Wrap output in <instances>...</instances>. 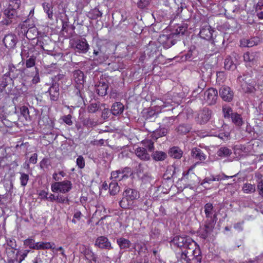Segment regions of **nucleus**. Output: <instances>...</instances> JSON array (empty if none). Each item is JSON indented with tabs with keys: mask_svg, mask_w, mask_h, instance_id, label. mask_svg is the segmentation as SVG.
<instances>
[{
	"mask_svg": "<svg viewBox=\"0 0 263 263\" xmlns=\"http://www.w3.org/2000/svg\"><path fill=\"white\" fill-rule=\"evenodd\" d=\"M171 243L181 249L180 258L183 263H201L202 256L199 246L190 236H175Z\"/></svg>",
	"mask_w": 263,
	"mask_h": 263,
	"instance_id": "1",
	"label": "nucleus"
},
{
	"mask_svg": "<svg viewBox=\"0 0 263 263\" xmlns=\"http://www.w3.org/2000/svg\"><path fill=\"white\" fill-rule=\"evenodd\" d=\"M133 249L134 256L129 263H149V253L144 243H135Z\"/></svg>",
	"mask_w": 263,
	"mask_h": 263,
	"instance_id": "2",
	"label": "nucleus"
},
{
	"mask_svg": "<svg viewBox=\"0 0 263 263\" xmlns=\"http://www.w3.org/2000/svg\"><path fill=\"white\" fill-rule=\"evenodd\" d=\"M216 222V215H213V218L206 219L204 222L203 230L199 231V235L204 239H206L209 235L213 232L215 223Z\"/></svg>",
	"mask_w": 263,
	"mask_h": 263,
	"instance_id": "3",
	"label": "nucleus"
},
{
	"mask_svg": "<svg viewBox=\"0 0 263 263\" xmlns=\"http://www.w3.org/2000/svg\"><path fill=\"white\" fill-rule=\"evenodd\" d=\"M72 188V183L69 180L55 182L51 184V191L53 192H60L62 193L68 192Z\"/></svg>",
	"mask_w": 263,
	"mask_h": 263,
	"instance_id": "4",
	"label": "nucleus"
},
{
	"mask_svg": "<svg viewBox=\"0 0 263 263\" xmlns=\"http://www.w3.org/2000/svg\"><path fill=\"white\" fill-rule=\"evenodd\" d=\"M175 37V34L172 33L161 34L159 36L158 41L164 48L168 49L176 43Z\"/></svg>",
	"mask_w": 263,
	"mask_h": 263,
	"instance_id": "5",
	"label": "nucleus"
},
{
	"mask_svg": "<svg viewBox=\"0 0 263 263\" xmlns=\"http://www.w3.org/2000/svg\"><path fill=\"white\" fill-rule=\"evenodd\" d=\"M5 17L2 21L3 25H9L12 23H15L18 16L17 11L6 9L4 11Z\"/></svg>",
	"mask_w": 263,
	"mask_h": 263,
	"instance_id": "6",
	"label": "nucleus"
},
{
	"mask_svg": "<svg viewBox=\"0 0 263 263\" xmlns=\"http://www.w3.org/2000/svg\"><path fill=\"white\" fill-rule=\"evenodd\" d=\"M95 62L98 64H102L105 62L109 58L108 54L101 48H98L93 50V54L91 56Z\"/></svg>",
	"mask_w": 263,
	"mask_h": 263,
	"instance_id": "7",
	"label": "nucleus"
},
{
	"mask_svg": "<svg viewBox=\"0 0 263 263\" xmlns=\"http://www.w3.org/2000/svg\"><path fill=\"white\" fill-rule=\"evenodd\" d=\"M218 98V91L213 88H210L204 93V99L209 105L216 104Z\"/></svg>",
	"mask_w": 263,
	"mask_h": 263,
	"instance_id": "8",
	"label": "nucleus"
},
{
	"mask_svg": "<svg viewBox=\"0 0 263 263\" xmlns=\"http://www.w3.org/2000/svg\"><path fill=\"white\" fill-rule=\"evenodd\" d=\"M89 47V45L85 39L76 40L73 41V47L78 52L86 53L88 51Z\"/></svg>",
	"mask_w": 263,
	"mask_h": 263,
	"instance_id": "9",
	"label": "nucleus"
},
{
	"mask_svg": "<svg viewBox=\"0 0 263 263\" xmlns=\"http://www.w3.org/2000/svg\"><path fill=\"white\" fill-rule=\"evenodd\" d=\"M220 97L226 102H230L233 98L234 93L231 89L228 86H222L219 91Z\"/></svg>",
	"mask_w": 263,
	"mask_h": 263,
	"instance_id": "10",
	"label": "nucleus"
},
{
	"mask_svg": "<svg viewBox=\"0 0 263 263\" xmlns=\"http://www.w3.org/2000/svg\"><path fill=\"white\" fill-rule=\"evenodd\" d=\"M73 78L76 83V87L80 90L83 88V84L85 81L83 72L80 70H74L73 72Z\"/></svg>",
	"mask_w": 263,
	"mask_h": 263,
	"instance_id": "11",
	"label": "nucleus"
},
{
	"mask_svg": "<svg viewBox=\"0 0 263 263\" xmlns=\"http://www.w3.org/2000/svg\"><path fill=\"white\" fill-rule=\"evenodd\" d=\"M3 42L6 48L11 49L15 47L17 39L14 34H9L5 36Z\"/></svg>",
	"mask_w": 263,
	"mask_h": 263,
	"instance_id": "12",
	"label": "nucleus"
},
{
	"mask_svg": "<svg viewBox=\"0 0 263 263\" xmlns=\"http://www.w3.org/2000/svg\"><path fill=\"white\" fill-rule=\"evenodd\" d=\"M59 84L51 83L47 92L49 93L50 100L57 101L59 98L60 89Z\"/></svg>",
	"mask_w": 263,
	"mask_h": 263,
	"instance_id": "13",
	"label": "nucleus"
},
{
	"mask_svg": "<svg viewBox=\"0 0 263 263\" xmlns=\"http://www.w3.org/2000/svg\"><path fill=\"white\" fill-rule=\"evenodd\" d=\"M95 245L101 249L109 250L112 249L111 243L107 238L100 236L96 240Z\"/></svg>",
	"mask_w": 263,
	"mask_h": 263,
	"instance_id": "14",
	"label": "nucleus"
},
{
	"mask_svg": "<svg viewBox=\"0 0 263 263\" xmlns=\"http://www.w3.org/2000/svg\"><path fill=\"white\" fill-rule=\"evenodd\" d=\"M212 111L209 108H204L199 114L198 119L201 124L206 123L211 118Z\"/></svg>",
	"mask_w": 263,
	"mask_h": 263,
	"instance_id": "15",
	"label": "nucleus"
},
{
	"mask_svg": "<svg viewBox=\"0 0 263 263\" xmlns=\"http://www.w3.org/2000/svg\"><path fill=\"white\" fill-rule=\"evenodd\" d=\"M213 29L209 25L202 27L200 31V37L206 40H209L212 37Z\"/></svg>",
	"mask_w": 263,
	"mask_h": 263,
	"instance_id": "16",
	"label": "nucleus"
},
{
	"mask_svg": "<svg viewBox=\"0 0 263 263\" xmlns=\"http://www.w3.org/2000/svg\"><path fill=\"white\" fill-rule=\"evenodd\" d=\"M191 156L195 159L200 161L201 162L206 158V155L198 147H194L192 149Z\"/></svg>",
	"mask_w": 263,
	"mask_h": 263,
	"instance_id": "17",
	"label": "nucleus"
},
{
	"mask_svg": "<svg viewBox=\"0 0 263 263\" xmlns=\"http://www.w3.org/2000/svg\"><path fill=\"white\" fill-rule=\"evenodd\" d=\"M123 196H126L129 201H133L139 197V192L135 189L128 188L123 193Z\"/></svg>",
	"mask_w": 263,
	"mask_h": 263,
	"instance_id": "18",
	"label": "nucleus"
},
{
	"mask_svg": "<svg viewBox=\"0 0 263 263\" xmlns=\"http://www.w3.org/2000/svg\"><path fill=\"white\" fill-rule=\"evenodd\" d=\"M136 156L141 160L143 161H148L150 160L151 157L149 154L147 153L145 148L139 147L135 150Z\"/></svg>",
	"mask_w": 263,
	"mask_h": 263,
	"instance_id": "19",
	"label": "nucleus"
},
{
	"mask_svg": "<svg viewBox=\"0 0 263 263\" xmlns=\"http://www.w3.org/2000/svg\"><path fill=\"white\" fill-rule=\"evenodd\" d=\"M124 109V105L120 102L114 103L111 107V114L114 116H119L122 114Z\"/></svg>",
	"mask_w": 263,
	"mask_h": 263,
	"instance_id": "20",
	"label": "nucleus"
},
{
	"mask_svg": "<svg viewBox=\"0 0 263 263\" xmlns=\"http://www.w3.org/2000/svg\"><path fill=\"white\" fill-rule=\"evenodd\" d=\"M108 88V84L104 82H99V84L96 85V92L101 96H104L107 94Z\"/></svg>",
	"mask_w": 263,
	"mask_h": 263,
	"instance_id": "21",
	"label": "nucleus"
},
{
	"mask_svg": "<svg viewBox=\"0 0 263 263\" xmlns=\"http://www.w3.org/2000/svg\"><path fill=\"white\" fill-rule=\"evenodd\" d=\"M168 154L170 157L179 159L181 158L183 152L179 147L173 146L170 149Z\"/></svg>",
	"mask_w": 263,
	"mask_h": 263,
	"instance_id": "22",
	"label": "nucleus"
},
{
	"mask_svg": "<svg viewBox=\"0 0 263 263\" xmlns=\"http://www.w3.org/2000/svg\"><path fill=\"white\" fill-rule=\"evenodd\" d=\"M21 74V71L13 65H9L8 74L11 80L15 79Z\"/></svg>",
	"mask_w": 263,
	"mask_h": 263,
	"instance_id": "23",
	"label": "nucleus"
},
{
	"mask_svg": "<svg viewBox=\"0 0 263 263\" xmlns=\"http://www.w3.org/2000/svg\"><path fill=\"white\" fill-rule=\"evenodd\" d=\"M44 11L46 13L48 17L51 20H53V7L51 4L44 3L42 4Z\"/></svg>",
	"mask_w": 263,
	"mask_h": 263,
	"instance_id": "24",
	"label": "nucleus"
},
{
	"mask_svg": "<svg viewBox=\"0 0 263 263\" xmlns=\"http://www.w3.org/2000/svg\"><path fill=\"white\" fill-rule=\"evenodd\" d=\"M191 129V127L187 124H180L176 129V132L181 135H185Z\"/></svg>",
	"mask_w": 263,
	"mask_h": 263,
	"instance_id": "25",
	"label": "nucleus"
},
{
	"mask_svg": "<svg viewBox=\"0 0 263 263\" xmlns=\"http://www.w3.org/2000/svg\"><path fill=\"white\" fill-rule=\"evenodd\" d=\"M232 122L238 127H240L243 124V121L242 118L240 114H238L236 112H234L233 115H232Z\"/></svg>",
	"mask_w": 263,
	"mask_h": 263,
	"instance_id": "26",
	"label": "nucleus"
},
{
	"mask_svg": "<svg viewBox=\"0 0 263 263\" xmlns=\"http://www.w3.org/2000/svg\"><path fill=\"white\" fill-rule=\"evenodd\" d=\"M122 172H120L119 170L113 171L111 173V179H115V181H121L124 179L127 178L128 177V175H123Z\"/></svg>",
	"mask_w": 263,
	"mask_h": 263,
	"instance_id": "27",
	"label": "nucleus"
},
{
	"mask_svg": "<svg viewBox=\"0 0 263 263\" xmlns=\"http://www.w3.org/2000/svg\"><path fill=\"white\" fill-rule=\"evenodd\" d=\"M152 158L156 161H161L164 160L166 157L167 155L165 153L162 151L154 152L152 155Z\"/></svg>",
	"mask_w": 263,
	"mask_h": 263,
	"instance_id": "28",
	"label": "nucleus"
},
{
	"mask_svg": "<svg viewBox=\"0 0 263 263\" xmlns=\"http://www.w3.org/2000/svg\"><path fill=\"white\" fill-rule=\"evenodd\" d=\"M176 167L175 165H170L167 167L165 173L164 174V177L166 179H171L176 173Z\"/></svg>",
	"mask_w": 263,
	"mask_h": 263,
	"instance_id": "29",
	"label": "nucleus"
},
{
	"mask_svg": "<svg viewBox=\"0 0 263 263\" xmlns=\"http://www.w3.org/2000/svg\"><path fill=\"white\" fill-rule=\"evenodd\" d=\"M117 243L121 249L128 248L132 244L129 240L122 237L117 239Z\"/></svg>",
	"mask_w": 263,
	"mask_h": 263,
	"instance_id": "30",
	"label": "nucleus"
},
{
	"mask_svg": "<svg viewBox=\"0 0 263 263\" xmlns=\"http://www.w3.org/2000/svg\"><path fill=\"white\" fill-rule=\"evenodd\" d=\"M244 61L247 62L254 63L257 59L256 53L247 52L243 55Z\"/></svg>",
	"mask_w": 263,
	"mask_h": 263,
	"instance_id": "31",
	"label": "nucleus"
},
{
	"mask_svg": "<svg viewBox=\"0 0 263 263\" xmlns=\"http://www.w3.org/2000/svg\"><path fill=\"white\" fill-rule=\"evenodd\" d=\"M167 133V129L166 128L164 127H160L153 132L152 136L153 138H155L156 140H157L160 137L166 136Z\"/></svg>",
	"mask_w": 263,
	"mask_h": 263,
	"instance_id": "32",
	"label": "nucleus"
},
{
	"mask_svg": "<svg viewBox=\"0 0 263 263\" xmlns=\"http://www.w3.org/2000/svg\"><path fill=\"white\" fill-rule=\"evenodd\" d=\"M152 0H138L137 6L141 10H147L150 6Z\"/></svg>",
	"mask_w": 263,
	"mask_h": 263,
	"instance_id": "33",
	"label": "nucleus"
},
{
	"mask_svg": "<svg viewBox=\"0 0 263 263\" xmlns=\"http://www.w3.org/2000/svg\"><path fill=\"white\" fill-rule=\"evenodd\" d=\"M109 189L110 194L111 195H115L119 192L120 187L119 186L117 182L112 181L109 183Z\"/></svg>",
	"mask_w": 263,
	"mask_h": 263,
	"instance_id": "34",
	"label": "nucleus"
},
{
	"mask_svg": "<svg viewBox=\"0 0 263 263\" xmlns=\"http://www.w3.org/2000/svg\"><path fill=\"white\" fill-rule=\"evenodd\" d=\"M204 208L206 218L207 219L213 218V216H212L213 213L214 209L213 204L210 202L207 203L204 205Z\"/></svg>",
	"mask_w": 263,
	"mask_h": 263,
	"instance_id": "35",
	"label": "nucleus"
},
{
	"mask_svg": "<svg viewBox=\"0 0 263 263\" xmlns=\"http://www.w3.org/2000/svg\"><path fill=\"white\" fill-rule=\"evenodd\" d=\"M224 68L229 70H234L236 68V65L234 63L231 58L229 57L224 60Z\"/></svg>",
	"mask_w": 263,
	"mask_h": 263,
	"instance_id": "36",
	"label": "nucleus"
},
{
	"mask_svg": "<svg viewBox=\"0 0 263 263\" xmlns=\"http://www.w3.org/2000/svg\"><path fill=\"white\" fill-rule=\"evenodd\" d=\"M132 204L133 202L129 201L126 196H123L122 199L119 202L120 206L124 209H129Z\"/></svg>",
	"mask_w": 263,
	"mask_h": 263,
	"instance_id": "37",
	"label": "nucleus"
},
{
	"mask_svg": "<svg viewBox=\"0 0 263 263\" xmlns=\"http://www.w3.org/2000/svg\"><path fill=\"white\" fill-rule=\"evenodd\" d=\"M102 13L97 8H95L91 10L88 14V16L91 20H95L99 17H101Z\"/></svg>",
	"mask_w": 263,
	"mask_h": 263,
	"instance_id": "38",
	"label": "nucleus"
},
{
	"mask_svg": "<svg viewBox=\"0 0 263 263\" xmlns=\"http://www.w3.org/2000/svg\"><path fill=\"white\" fill-rule=\"evenodd\" d=\"M21 3V0H13V1L9 0L7 9L17 11L20 7Z\"/></svg>",
	"mask_w": 263,
	"mask_h": 263,
	"instance_id": "39",
	"label": "nucleus"
},
{
	"mask_svg": "<svg viewBox=\"0 0 263 263\" xmlns=\"http://www.w3.org/2000/svg\"><path fill=\"white\" fill-rule=\"evenodd\" d=\"M217 154L219 157H228L232 154V152L227 147H222L218 149Z\"/></svg>",
	"mask_w": 263,
	"mask_h": 263,
	"instance_id": "40",
	"label": "nucleus"
},
{
	"mask_svg": "<svg viewBox=\"0 0 263 263\" xmlns=\"http://www.w3.org/2000/svg\"><path fill=\"white\" fill-rule=\"evenodd\" d=\"M242 190L245 193L250 194L256 191V187L254 184L245 183L242 187Z\"/></svg>",
	"mask_w": 263,
	"mask_h": 263,
	"instance_id": "41",
	"label": "nucleus"
},
{
	"mask_svg": "<svg viewBox=\"0 0 263 263\" xmlns=\"http://www.w3.org/2000/svg\"><path fill=\"white\" fill-rule=\"evenodd\" d=\"M142 144L144 145L143 148L147 149L149 152H153L154 148V142L152 140H145L142 142Z\"/></svg>",
	"mask_w": 263,
	"mask_h": 263,
	"instance_id": "42",
	"label": "nucleus"
},
{
	"mask_svg": "<svg viewBox=\"0 0 263 263\" xmlns=\"http://www.w3.org/2000/svg\"><path fill=\"white\" fill-rule=\"evenodd\" d=\"M222 112L223 114V117L225 118H231L232 115H233V114L234 113L232 109L227 106H223L222 107Z\"/></svg>",
	"mask_w": 263,
	"mask_h": 263,
	"instance_id": "43",
	"label": "nucleus"
},
{
	"mask_svg": "<svg viewBox=\"0 0 263 263\" xmlns=\"http://www.w3.org/2000/svg\"><path fill=\"white\" fill-rule=\"evenodd\" d=\"M20 112L22 116L26 120H30V116L29 115V111L28 108L25 106H23L20 108Z\"/></svg>",
	"mask_w": 263,
	"mask_h": 263,
	"instance_id": "44",
	"label": "nucleus"
},
{
	"mask_svg": "<svg viewBox=\"0 0 263 263\" xmlns=\"http://www.w3.org/2000/svg\"><path fill=\"white\" fill-rule=\"evenodd\" d=\"M30 252L29 250H25L23 252L18 251L17 252V253L16 255L17 256L18 255H20V257L18 259H17V260L18 261V263H21L22 261L25 258V257L27 256L28 253Z\"/></svg>",
	"mask_w": 263,
	"mask_h": 263,
	"instance_id": "45",
	"label": "nucleus"
},
{
	"mask_svg": "<svg viewBox=\"0 0 263 263\" xmlns=\"http://www.w3.org/2000/svg\"><path fill=\"white\" fill-rule=\"evenodd\" d=\"M186 29L187 26L186 25H181L177 27V28L176 29L175 32L173 34H175V36L179 34L183 35L186 31Z\"/></svg>",
	"mask_w": 263,
	"mask_h": 263,
	"instance_id": "46",
	"label": "nucleus"
},
{
	"mask_svg": "<svg viewBox=\"0 0 263 263\" xmlns=\"http://www.w3.org/2000/svg\"><path fill=\"white\" fill-rule=\"evenodd\" d=\"M64 78V75L62 74H58L52 78V83L60 85L62 83V80Z\"/></svg>",
	"mask_w": 263,
	"mask_h": 263,
	"instance_id": "47",
	"label": "nucleus"
},
{
	"mask_svg": "<svg viewBox=\"0 0 263 263\" xmlns=\"http://www.w3.org/2000/svg\"><path fill=\"white\" fill-rule=\"evenodd\" d=\"M52 249L54 250L55 249V244L53 242H42V250L45 249Z\"/></svg>",
	"mask_w": 263,
	"mask_h": 263,
	"instance_id": "48",
	"label": "nucleus"
},
{
	"mask_svg": "<svg viewBox=\"0 0 263 263\" xmlns=\"http://www.w3.org/2000/svg\"><path fill=\"white\" fill-rule=\"evenodd\" d=\"M35 243V240L32 238H28L24 241V245L31 249H34Z\"/></svg>",
	"mask_w": 263,
	"mask_h": 263,
	"instance_id": "49",
	"label": "nucleus"
},
{
	"mask_svg": "<svg viewBox=\"0 0 263 263\" xmlns=\"http://www.w3.org/2000/svg\"><path fill=\"white\" fill-rule=\"evenodd\" d=\"M257 190L259 195L263 197V180L261 178L257 180Z\"/></svg>",
	"mask_w": 263,
	"mask_h": 263,
	"instance_id": "50",
	"label": "nucleus"
},
{
	"mask_svg": "<svg viewBox=\"0 0 263 263\" xmlns=\"http://www.w3.org/2000/svg\"><path fill=\"white\" fill-rule=\"evenodd\" d=\"M206 86V83L203 80H201L198 84V88L197 89H195L193 91V93H199L202 91V90L205 88Z\"/></svg>",
	"mask_w": 263,
	"mask_h": 263,
	"instance_id": "51",
	"label": "nucleus"
},
{
	"mask_svg": "<svg viewBox=\"0 0 263 263\" xmlns=\"http://www.w3.org/2000/svg\"><path fill=\"white\" fill-rule=\"evenodd\" d=\"M21 176L20 177V180L21 185L23 186H25L27 184L29 179V176L27 174L24 173H21Z\"/></svg>",
	"mask_w": 263,
	"mask_h": 263,
	"instance_id": "52",
	"label": "nucleus"
},
{
	"mask_svg": "<svg viewBox=\"0 0 263 263\" xmlns=\"http://www.w3.org/2000/svg\"><path fill=\"white\" fill-rule=\"evenodd\" d=\"M56 201L58 203H67L69 204V200L67 197H64L62 195H58L56 197Z\"/></svg>",
	"mask_w": 263,
	"mask_h": 263,
	"instance_id": "53",
	"label": "nucleus"
},
{
	"mask_svg": "<svg viewBox=\"0 0 263 263\" xmlns=\"http://www.w3.org/2000/svg\"><path fill=\"white\" fill-rule=\"evenodd\" d=\"M99 105L96 103H91L87 107L89 112L94 113L98 110Z\"/></svg>",
	"mask_w": 263,
	"mask_h": 263,
	"instance_id": "54",
	"label": "nucleus"
},
{
	"mask_svg": "<svg viewBox=\"0 0 263 263\" xmlns=\"http://www.w3.org/2000/svg\"><path fill=\"white\" fill-rule=\"evenodd\" d=\"M144 168L145 165L144 164L139 163L135 167L136 173L138 175L143 174L144 173Z\"/></svg>",
	"mask_w": 263,
	"mask_h": 263,
	"instance_id": "55",
	"label": "nucleus"
},
{
	"mask_svg": "<svg viewBox=\"0 0 263 263\" xmlns=\"http://www.w3.org/2000/svg\"><path fill=\"white\" fill-rule=\"evenodd\" d=\"M77 164L80 168H83L85 166V161L82 156H78L77 159Z\"/></svg>",
	"mask_w": 263,
	"mask_h": 263,
	"instance_id": "56",
	"label": "nucleus"
},
{
	"mask_svg": "<svg viewBox=\"0 0 263 263\" xmlns=\"http://www.w3.org/2000/svg\"><path fill=\"white\" fill-rule=\"evenodd\" d=\"M29 47L28 45L27 46H23L22 48L21 55L23 57L28 58L29 57Z\"/></svg>",
	"mask_w": 263,
	"mask_h": 263,
	"instance_id": "57",
	"label": "nucleus"
},
{
	"mask_svg": "<svg viewBox=\"0 0 263 263\" xmlns=\"http://www.w3.org/2000/svg\"><path fill=\"white\" fill-rule=\"evenodd\" d=\"M35 58L31 57L29 59L27 60L26 65L27 68L32 67L35 65Z\"/></svg>",
	"mask_w": 263,
	"mask_h": 263,
	"instance_id": "58",
	"label": "nucleus"
},
{
	"mask_svg": "<svg viewBox=\"0 0 263 263\" xmlns=\"http://www.w3.org/2000/svg\"><path fill=\"white\" fill-rule=\"evenodd\" d=\"M111 114V112L110 109H109L108 108H105L102 111L101 117L102 118L105 120L110 117Z\"/></svg>",
	"mask_w": 263,
	"mask_h": 263,
	"instance_id": "59",
	"label": "nucleus"
},
{
	"mask_svg": "<svg viewBox=\"0 0 263 263\" xmlns=\"http://www.w3.org/2000/svg\"><path fill=\"white\" fill-rule=\"evenodd\" d=\"M230 136V134L229 132H222L218 134L217 137L223 140H228Z\"/></svg>",
	"mask_w": 263,
	"mask_h": 263,
	"instance_id": "60",
	"label": "nucleus"
},
{
	"mask_svg": "<svg viewBox=\"0 0 263 263\" xmlns=\"http://www.w3.org/2000/svg\"><path fill=\"white\" fill-rule=\"evenodd\" d=\"M71 116L68 115L65 116L63 117V121L68 125H71L72 124V121L71 120Z\"/></svg>",
	"mask_w": 263,
	"mask_h": 263,
	"instance_id": "61",
	"label": "nucleus"
},
{
	"mask_svg": "<svg viewBox=\"0 0 263 263\" xmlns=\"http://www.w3.org/2000/svg\"><path fill=\"white\" fill-rule=\"evenodd\" d=\"M85 256L87 259L91 260L95 254L90 250H87L85 251Z\"/></svg>",
	"mask_w": 263,
	"mask_h": 263,
	"instance_id": "62",
	"label": "nucleus"
},
{
	"mask_svg": "<svg viewBox=\"0 0 263 263\" xmlns=\"http://www.w3.org/2000/svg\"><path fill=\"white\" fill-rule=\"evenodd\" d=\"M243 223V221L237 222L234 225V228L238 231H242L243 230L242 224Z\"/></svg>",
	"mask_w": 263,
	"mask_h": 263,
	"instance_id": "63",
	"label": "nucleus"
},
{
	"mask_svg": "<svg viewBox=\"0 0 263 263\" xmlns=\"http://www.w3.org/2000/svg\"><path fill=\"white\" fill-rule=\"evenodd\" d=\"M256 11L258 12V11H263V2H259L256 7Z\"/></svg>",
	"mask_w": 263,
	"mask_h": 263,
	"instance_id": "64",
	"label": "nucleus"
}]
</instances>
